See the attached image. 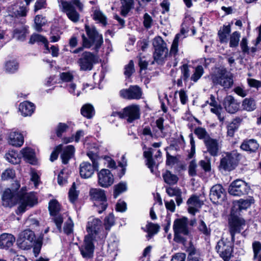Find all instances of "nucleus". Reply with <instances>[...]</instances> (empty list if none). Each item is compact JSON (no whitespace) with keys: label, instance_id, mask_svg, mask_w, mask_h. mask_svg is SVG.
<instances>
[{"label":"nucleus","instance_id":"1","mask_svg":"<svg viewBox=\"0 0 261 261\" xmlns=\"http://www.w3.org/2000/svg\"><path fill=\"white\" fill-rule=\"evenodd\" d=\"M27 189L23 187L16 194L10 189L5 190L2 196V204L5 207H11L19 203L17 211L19 213H24L27 207H32L37 203V198L33 192L27 193Z\"/></svg>","mask_w":261,"mask_h":261},{"label":"nucleus","instance_id":"2","mask_svg":"<svg viewBox=\"0 0 261 261\" xmlns=\"http://www.w3.org/2000/svg\"><path fill=\"white\" fill-rule=\"evenodd\" d=\"M85 29L87 37L84 34L82 35L83 46L87 48L93 47V49L97 51L103 42L102 35L98 32L95 27L86 24Z\"/></svg>","mask_w":261,"mask_h":261},{"label":"nucleus","instance_id":"3","mask_svg":"<svg viewBox=\"0 0 261 261\" xmlns=\"http://www.w3.org/2000/svg\"><path fill=\"white\" fill-rule=\"evenodd\" d=\"M60 7L62 11L65 13L68 18L72 22H76L80 19V14L77 10L82 11L83 5L80 0L67 1L60 0Z\"/></svg>","mask_w":261,"mask_h":261},{"label":"nucleus","instance_id":"4","mask_svg":"<svg viewBox=\"0 0 261 261\" xmlns=\"http://www.w3.org/2000/svg\"><path fill=\"white\" fill-rule=\"evenodd\" d=\"M87 231L88 234L85 237H89L95 241H101L106 237V234L102 231L101 221L94 217H90L87 222Z\"/></svg>","mask_w":261,"mask_h":261},{"label":"nucleus","instance_id":"5","mask_svg":"<svg viewBox=\"0 0 261 261\" xmlns=\"http://www.w3.org/2000/svg\"><path fill=\"white\" fill-rule=\"evenodd\" d=\"M241 158V154L236 150L225 153L220 160L219 169L224 171L233 170L238 165Z\"/></svg>","mask_w":261,"mask_h":261},{"label":"nucleus","instance_id":"6","mask_svg":"<svg viewBox=\"0 0 261 261\" xmlns=\"http://www.w3.org/2000/svg\"><path fill=\"white\" fill-rule=\"evenodd\" d=\"M153 46L154 48L153 58L159 64H163L168 56V48L167 44L161 37H155L153 41Z\"/></svg>","mask_w":261,"mask_h":261},{"label":"nucleus","instance_id":"7","mask_svg":"<svg viewBox=\"0 0 261 261\" xmlns=\"http://www.w3.org/2000/svg\"><path fill=\"white\" fill-rule=\"evenodd\" d=\"M174 240L177 243H184L186 239L184 236H187L189 231L188 228L187 219L185 218L176 219L173 224Z\"/></svg>","mask_w":261,"mask_h":261},{"label":"nucleus","instance_id":"8","mask_svg":"<svg viewBox=\"0 0 261 261\" xmlns=\"http://www.w3.org/2000/svg\"><path fill=\"white\" fill-rule=\"evenodd\" d=\"M140 107L138 105H131L124 108L121 112H114L112 116H118L126 120L128 123H132L140 118Z\"/></svg>","mask_w":261,"mask_h":261},{"label":"nucleus","instance_id":"9","mask_svg":"<svg viewBox=\"0 0 261 261\" xmlns=\"http://www.w3.org/2000/svg\"><path fill=\"white\" fill-rule=\"evenodd\" d=\"M213 83L219 85L224 89H229L233 84V76L225 69L219 70L211 76Z\"/></svg>","mask_w":261,"mask_h":261},{"label":"nucleus","instance_id":"10","mask_svg":"<svg viewBox=\"0 0 261 261\" xmlns=\"http://www.w3.org/2000/svg\"><path fill=\"white\" fill-rule=\"evenodd\" d=\"M90 195L95 201L94 205L97 207L98 213H102L108 205L105 191L100 189H91Z\"/></svg>","mask_w":261,"mask_h":261},{"label":"nucleus","instance_id":"11","mask_svg":"<svg viewBox=\"0 0 261 261\" xmlns=\"http://www.w3.org/2000/svg\"><path fill=\"white\" fill-rule=\"evenodd\" d=\"M35 240V236L34 232L27 229L19 234L17 240V244L20 249L29 250L33 247Z\"/></svg>","mask_w":261,"mask_h":261},{"label":"nucleus","instance_id":"12","mask_svg":"<svg viewBox=\"0 0 261 261\" xmlns=\"http://www.w3.org/2000/svg\"><path fill=\"white\" fill-rule=\"evenodd\" d=\"M249 190L250 187L245 181L241 179H237L230 184L228 191L231 195L241 196L247 194Z\"/></svg>","mask_w":261,"mask_h":261},{"label":"nucleus","instance_id":"13","mask_svg":"<svg viewBox=\"0 0 261 261\" xmlns=\"http://www.w3.org/2000/svg\"><path fill=\"white\" fill-rule=\"evenodd\" d=\"M48 209L50 214L54 217L53 220L60 232L62 231V224L63 218L58 213L61 210L60 205L56 199H53L49 202Z\"/></svg>","mask_w":261,"mask_h":261},{"label":"nucleus","instance_id":"14","mask_svg":"<svg viewBox=\"0 0 261 261\" xmlns=\"http://www.w3.org/2000/svg\"><path fill=\"white\" fill-rule=\"evenodd\" d=\"M98 61L97 57L89 51H85L82 54L77 63L81 70H90L92 69L93 64Z\"/></svg>","mask_w":261,"mask_h":261},{"label":"nucleus","instance_id":"15","mask_svg":"<svg viewBox=\"0 0 261 261\" xmlns=\"http://www.w3.org/2000/svg\"><path fill=\"white\" fill-rule=\"evenodd\" d=\"M216 249L224 261H229L232 252L230 242L224 240L223 238L217 243Z\"/></svg>","mask_w":261,"mask_h":261},{"label":"nucleus","instance_id":"16","mask_svg":"<svg viewBox=\"0 0 261 261\" xmlns=\"http://www.w3.org/2000/svg\"><path fill=\"white\" fill-rule=\"evenodd\" d=\"M94 241L95 240L89 237H85L83 244L79 247L81 255L86 259H90L93 256Z\"/></svg>","mask_w":261,"mask_h":261},{"label":"nucleus","instance_id":"17","mask_svg":"<svg viewBox=\"0 0 261 261\" xmlns=\"http://www.w3.org/2000/svg\"><path fill=\"white\" fill-rule=\"evenodd\" d=\"M120 96L128 99H139L141 98V89L137 85L130 86L128 89H122L120 91Z\"/></svg>","mask_w":261,"mask_h":261},{"label":"nucleus","instance_id":"18","mask_svg":"<svg viewBox=\"0 0 261 261\" xmlns=\"http://www.w3.org/2000/svg\"><path fill=\"white\" fill-rule=\"evenodd\" d=\"M114 182V176L108 169H102L98 173V183L103 188L111 186Z\"/></svg>","mask_w":261,"mask_h":261},{"label":"nucleus","instance_id":"19","mask_svg":"<svg viewBox=\"0 0 261 261\" xmlns=\"http://www.w3.org/2000/svg\"><path fill=\"white\" fill-rule=\"evenodd\" d=\"M245 220L241 218L234 217L229 222V232L231 237V241H234V234L240 233L245 226Z\"/></svg>","mask_w":261,"mask_h":261},{"label":"nucleus","instance_id":"20","mask_svg":"<svg viewBox=\"0 0 261 261\" xmlns=\"http://www.w3.org/2000/svg\"><path fill=\"white\" fill-rule=\"evenodd\" d=\"M99 164H91L88 162H82L80 166V173L82 177L88 178L92 176L94 171L97 170Z\"/></svg>","mask_w":261,"mask_h":261},{"label":"nucleus","instance_id":"21","mask_svg":"<svg viewBox=\"0 0 261 261\" xmlns=\"http://www.w3.org/2000/svg\"><path fill=\"white\" fill-rule=\"evenodd\" d=\"M224 195L225 190L220 184L215 185L211 188L210 198L214 203H217L219 200H222Z\"/></svg>","mask_w":261,"mask_h":261},{"label":"nucleus","instance_id":"22","mask_svg":"<svg viewBox=\"0 0 261 261\" xmlns=\"http://www.w3.org/2000/svg\"><path fill=\"white\" fill-rule=\"evenodd\" d=\"M204 143L206 146L207 152L211 155L216 156L218 155L220 147L217 140L210 137V138H207Z\"/></svg>","mask_w":261,"mask_h":261},{"label":"nucleus","instance_id":"23","mask_svg":"<svg viewBox=\"0 0 261 261\" xmlns=\"http://www.w3.org/2000/svg\"><path fill=\"white\" fill-rule=\"evenodd\" d=\"M224 106L226 111L233 114L239 109V103L231 95L227 96L224 100Z\"/></svg>","mask_w":261,"mask_h":261},{"label":"nucleus","instance_id":"24","mask_svg":"<svg viewBox=\"0 0 261 261\" xmlns=\"http://www.w3.org/2000/svg\"><path fill=\"white\" fill-rule=\"evenodd\" d=\"M259 147V144L255 139L244 140L241 144L240 148L243 150L249 153L255 152Z\"/></svg>","mask_w":261,"mask_h":261},{"label":"nucleus","instance_id":"25","mask_svg":"<svg viewBox=\"0 0 261 261\" xmlns=\"http://www.w3.org/2000/svg\"><path fill=\"white\" fill-rule=\"evenodd\" d=\"M15 241V238L10 233H4L0 236V248L8 249L12 247Z\"/></svg>","mask_w":261,"mask_h":261},{"label":"nucleus","instance_id":"26","mask_svg":"<svg viewBox=\"0 0 261 261\" xmlns=\"http://www.w3.org/2000/svg\"><path fill=\"white\" fill-rule=\"evenodd\" d=\"M8 141L9 144L12 146L20 147L23 143V137L18 132H11L9 135Z\"/></svg>","mask_w":261,"mask_h":261},{"label":"nucleus","instance_id":"27","mask_svg":"<svg viewBox=\"0 0 261 261\" xmlns=\"http://www.w3.org/2000/svg\"><path fill=\"white\" fill-rule=\"evenodd\" d=\"M35 106L34 103L25 101L19 104V111L21 114L24 116H30L34 113Z\"/></svg>","mask_w":261,"mask_h":261},{"label":"nucleus","instance_id":"28","mask_svg":"<svg viewBox=\"0 0 261 261\" xmlns=\"http://www.w3.org/2000/svg\"><path fill=\"white\" fill-rule=\"evenodd\" d=\"M188 205V212L194 215L198 211V208L201 205V202L198 196H192L187 201Z\"/></svg>","mask_w":261,"mask_h":261},{"label":"nucleus","instance_id":"29","mask_svg":"<svg viewBox=\"0 0 261 261\" xmlns=\"http://www.w3.org/2000/svg\"><path fill=\"white\" fill-rule=\"evenodd\" d=\"M74 147L72 145H67L64 148L61 155L62 163L64 164L68 163L69 160L73 156Z\"/></svg>","mask_w":261,"mask_h":261},{"label":"nucleus","instance_id":"30","mask_svg":"<svg viewBox=\"0 0 261 261\" xmlns=\"http://www.w3.org/2000/svg\"><path fill=\"white\" fill-rule=\"evenodd\" d=\"M231 32V27L229 24L224 25L218 31V37L221 43H227L228 41V37Z\"/></svg>","mask_w":261,"mask_h":261},{"label":"nucleus","instance_id":"31","mask_svg":"<svg viewBox=\"0 0 261 261\" xmlns=\"http://www.w3.org/2000/svg\"><path fill=\"white\" fill-rule=\"evenodd\" d=\"M21 152L27 162L33 165L36 164L37 161L33 149L30 148H25L21 150Z\"/></svg>","mask_w":261,"mask_h":261},{"label":"nucleus","instance_id":"32","mask_svg":"<svg viewBox=\"0 0 261 261\" xmlns=\"http://www.w3.org/2000/svg\"><path fill=\"white\" fill-rule=\"evenodd\" d=\"M162 176L165 182L169 185H173L176 184L178 180V178L176 175L172 173L169 170H166L162 173Z\"/></svg>","mask_w":261,"mask_h":261},{"label":"nucleus","instance_id":"33","mask_svg":"<svg viewBox=\"0 0 261 261\" xmlns=\"http://www.w3.org/2000/svg\"><path fill=\"white\" fill-rule=\"evenodd\" d=\"M36 42H42L44 44V46L47 50H49L48 42L47 39L43 36L37 34H34L31 36L29 43L34 44Z\"/></svg>","mask_w":261,"mask_h":261},{"label":"nucleus","instance_id":"34","mask_svg":"<svg viewBox=\"0 0 261 261\" xmlns=\"http://www.w3.org/2000/svg\"><path fill=\"white\" fill-rule=\"evenodd\" d=\"M82 115L88 118H91L95 114L93 107L90 104H86L84 105L81 110Z\"/></svg>","mask_w":261,"mask_h":261},{"label":"nucleus","instance_id":"35","mask_svg":"<svg viewBox=\"0 0 261 261\" xmlns=\"http://www.w3.org/2000/svg\"><path fill=\"white\" fill-rule=\"evenodd\" d=\"M254 202V199L252 197H249L246 199H241L236 201L238 208L240 210H245L249 207L251 204Z\"/></svg>","mask_w":261,"mask_h":261},{"label":"nucleus","instance_id":"36","mask_svg":"<svg viewBox=\"0 0 261 261\" xmlns=\"http://www.w3.org/2000/svg\"><path fill=\"white\" fill-rule=\"evenodd\" d=\"M153 149L149 148L147 151H144L143 155L147 159L146 165L150 169L151 172H153V168L155 165V163L152 159Z\"/></svg>","mask_w":261,"mask_h":261},{"label":"nucleus","instance_id":"37","mask_svg":"<svg viewBox=\"0 0 261 261\" xmlns=\"http://www.w3.org/2000/svg\"><path fill=\"white\" fill-rule=\"evenodd\" d=\"M146 231L148 234L146 236L147 238L149 239L153 235L156 234L159 231L160 226L159 225L152 223L151 222L148 223L146 226Z\"/></svg>","mask_w":261,"mask_h":261},{"label":"nucleus","instance_id":"38","mask_svg":"<svg viewBox=\"0 0 261 261\" xmlns=\"http://www.w3.org/2000/svg\"><path fill=\"white\" fill-rule=\"evenodd\" d=\"M204 73V69L202 66L198 65L195 68L193 73L190 77V80L194 83L197 82Z\"/></svg>","mask_w":261,"mask_h":261},{"label":"nucleus","instance_id":"39","mask_svg":"<svg viewBox=\"0 0 261 261\" xmlns=\"http://www.w3.org/2000/svg\"><path fill=\"white\" fill-rule=\"evenodd\" d=\"M6 160L12 164H16L20 162V159L17 152L11 150L6 154Z\"/></svg>","mask_w":261,"mask_h":261},{"label":"nucleus","instance_id":"40","mask_svg":"<svg viewBox=\"0 0 261 261\" xmlns=\"http://www.w3.org/2000/svg\"><path fill=\"white\" fill-rule=\"evenodd\" d=\"M240 119H235L229 123L227 126V135L230 137H233L234 132L238 129L239 126Z\"/></svg>","mask_w":261,"mask_h":261},{"label":"nucleus","instance_id":"41","mask_svg":"<svg viewBox=\"0 0 261 261\" xmlns=\"http://www.w3.org/2000/svg\"><path fill=\"white\" fill-rule=\"evenodd\" d=\"M18 63L16 60H10L6 63L5 70L8 73H13L18 70Z\"/></svg>","mask_w":261,"mask_h":261},{"label":"nucleus","instance_id":"42","mask_svg":"<svg viewBox=\"0 0 261 261\" xmlns=\"http://www.w3.org/2000/svg\"><path fill=\"white\" fill-rule=\"evenodd\" d=\"M242 107L247 111H252L256 109V103L252 98H245L243 101Z\"/></svg>","mask_w":261,"mask_h":261},{"label":"nucleus","instance_id":"43","mask_svg":"<svg viewBox=\"0 0 261 261\" xmlns=\"http://www.w3.org/2000/svg\"><path fill=\"white\" fill-rule=\"evenodd\" d=\"M241 38V34L238 31L233 32L229 38V46L230 47H236L238 46L239 42Z\"/></svg>","mask_w":261,"mask_h":261},{"label":"nucleus","instance_id":"44","mask_svg":"<svg viewBox=\"0 0 261 261\" xmlns=\"http://www.w3.org/2000/svg\"><path fill=\"white\" fill-rule=\"evenodd\" d=\"M127 189V184L125 182H120L114 186V197L116 198L120 194Z\"/></svg>","mask_w":261,"mask_h":261},{"label":"nucleus","instance_id":"45","mask_svg":"<svg viewBox=\"0 0 261 261\" xmlns=\"http://www.w3.org/2000/svg\"><path fill=\"white\" fill-rule=\"evenodd\" d=\"M121 2L122 4L121 14L125 16L131 9L133 0H121Z\"/></svg>","mask_w":261,"mask_h":261},{"label":"nucleus","instance_id":"46","mask_svg":"<svg viewBox=\"0 0 261 261\" xmlns=\"http://www.w3.org/2000/svg\"><path fill=\"white\" fill-rule=\"evenodd\" d=\"M194 133L199 139H203L204 142L207 138H210L205 129L201 127L196 128L194 130Z\"/></svg>","mask_w":261,"mask_h":261},{"label":"nucleus","instance_id":"47","mask_svg":"<svg viewBox=\"0 0 261 261\" xmlns=\"http://www.w3.org/2000/svg\"><path fill=\"white\" fill-rule=\"evenodd\" d=\"M210 111L218 117L219 120L221 122H223L224 120V116L223 112V108L220 105H218L214 108H211Z\"/></svg>","mask_w":261,"mask_h":261},{"label":"nucleus","instance_id":"48","mask_svg":"<svg viewBox=\"0 0 261 261\" xmlns=\"http://www.w3.org/2000/svg\"><path fill=\"white\" fill-rule=\"evenodd\" d=\"M181 77L185 82H187L190 76V70L189 66L187 64L182 65L180 67Z\"/></svg>","mask_w":261,"mask_h":261},{"label":"nucleus","instance_id":"49","mask_svg":"<svg viewBox=\"0 0 261 261\" xmlns=\"http://www.w3.org/2000/svg\"><path fill=\"white\" fill-rule=\"evenodd\" d=\"M94 19L105 25L107 24V18L101 11L95 10L94 12Z\"/></svg>","mask_w":261,"mask_h":261},{"label":"nucleus","instance_id":"50","mask_svg":"<svg viewBox=\"0 0 261 261\" xmlns=\"http://www.w3.org/2000/svg\"><path fill=\"white\" fill-rule=\"evenodd\" d=\"M181 36V35L179 34H178L175 36L170 49V54L171 55L175 56L178 52V42Z\"/></svg>","mask_w":261,"mask_h":261},{"label":"nucleus","instance_id":"51","mask_svg":"<svg viewBox=\"0 0 261 261\" xmlns=\"http://www.w3.org/2000/svg\"><path fill=\"white\" fill-rule=\"evenodd\" d=\"M79 195L78 192L75 190V184L73 183L72 187L69 191V198L71 202L74 203L77 198Z\"/></svg>","mask_w":261,"mask_h":261},{"label":"nucleus","instance_id":"52","mask_svg":"<svg viewBox=\"0 0 261 261\" xmlns=\"http://www.w3.org/2000/svg\"><path fill=\"white\" fill-rule=\"evenodd\" d=\"M166 192L167 194L170 196H178L180 195H181V190L177 187H166Z\"/></svg>","mask_w":261,"mask_h":261},{"label":"nucleus","instance_id":"53","mask_svg":"<svg viewBox=\"0 0 261 261\" xmlns=\"http://www.w3.org/2000/svg\"><path fill=\"white\" fill-rule=\"evenodd\" d=\"M15 171L11 169H7L3 172L1 175L2 180H9L15 177Z\"/></svg>","mask_w":261,"mask_h":261},{"label":"nucleus","instance_id":"54","mask_svg":"<svg viewBox=\"0 0 261 261\" xmlns=\"http://www.w3.org/2000/svg\"><path fill=\"white\" fill-rule=\"evenodd\" d=\"M114 224V216L110 214L105 218L104 225L106 230H109L110 228Z\"/></svg>","mask_w":261,"mask_h":261},{"label":"nucleus","instance_id":"55","mask_svg":"<svg viewBox=\"0 0 261 261\" xmlns=\"http://www.w3.org/2000/svg\"><path fill=\"white\" fill-rule=\"evenodd\" d=\"M135 71L134 64L132 60H130L128 64L125 66L124 74L126 77H130Z\"/></svg>","mask_w":261,"mask_h":261},{"label":"nucleus","instance_id":"56","mask_svg":"<svg viewBox=\"0 0 261 261\" xmlns=\"http://www.w3.org/2000/svg\"><path fill=\"white\" fill-rule=\"evenodd\" d=\"M45 19L40 15H37L35 18L36 30L39 32L41 30V27L45 24Z\"/></svg>","mask_w":261,"mask_h":261},{"label":"nucleus","instance_id":"57","mask_svg":"<svg viewBox=\"0 0 261 261\" xmlns=\"http://www.w3.org/2000/svg\"><path fill=\"white\" fill-rule=\"evenodd\" d=\"M198 229L200 231L205 235L210 234L211 229L208 227L203 220H200L199 223Z\"/></svg>","mask_w":261,"mask_h":261},{"label":"nucleus","instance_id":"58","mask_svg":"<svg viewBox=\"0 0 261 261\" xmlns=\"http://www.w3.org/2000/svg\"><path fill=\"white\" fill-rule=\"evenodd\" d=\"M73 224L70 218H69L65 222L64 226V231L67 234L71 233L73 230Z\"/></svg>","mask_w":261,"mask_h":261},{"label":"nucleus","instance_id":"59","mask_svg":"<svg viewBox=\"0 0 261 261\" xmlns=\"http://www.w3.org/2000/svg\"><path fill=\"white\" fill-rule=\"evenodd\" d=\"M199 165L205 172H210L211 170V164L210 159L206 160L200 161Z\"/></svg>","mask_w":261,"mask_h":261},{"label":"nucleus","instance_id":"60","mask_svg":"<svg viewBox=\"0 0 261 261\" xmlns=\"http://www.w3.org/2000/svg\"><path fill=\"white\" fill-rule=\"evenodd\" d=\"M143 18V24L144 27L147 29L150 28L152 23V19L151 17L148 13H146L144 15Z\"/></svg>","mask_w":261,"mask_h":261},{"label":"nucleus","instance_id":"61","mask_svg":"<svg viewBox=\"0 0 261 261\" xmlns=\"http://www.w3.org/2000/svg\"><path fill=\"white\" fill-rule=\"evenodd\" d=\"M104 163L107 164V167L111 169H115L116 167V162L111 158L105 156L103 158Z\"/></svg>","mask_w":261,"mask_h":261},{"label":"nucleus","instance_id":"62","mask_svg":"<svg viewBox=\"0 0 261 261\" xmlns=\"http://www.w3.org/2000/svg\"><path fill=\"white\" fill-rule=\"evenodd\" d=\"M252 248L254 253L253 259L256 258L257 254L261 250V243L258 241H255L252 244Z\"/></svg>","mask_w":261,"mask_h":261},{"label":"nucleus","instance_id":"63","mask_svg":"<svg viewBox=\"0 0 261 261\" xmlns=\"http://www.w3.org/2000/svg\"><path fill=\"white\" fill-rule=\"evenodd\" d=\"M240 46L242 51L245 54H249V48L248 46V41L246 38L244 37L242 38Z\"/></svg>","mask_w":261,"mask_h":261},{"label":"nucleus","instance_id":"64","mask_svg":"<svg viewBox=\"0 0 261 261\" xmlns=\"http://www.w3.org/2000/svg\"><path fill=\"white\" fill-rule=\"evenodd\" d=\"M186 254L184 253H177L174 255L171 261H185Z\"/></svg>","mask_w":261,"mask_h":261}]
</instances>
